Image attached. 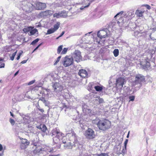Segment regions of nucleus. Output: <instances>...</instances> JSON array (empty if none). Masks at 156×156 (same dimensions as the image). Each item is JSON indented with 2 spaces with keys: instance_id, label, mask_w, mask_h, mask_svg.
Segmentation results:
<instances>
[{
  "instance_id": "f257e3e1",
  "label": "nucleus",
  "mask_w": 156,
  "mask_h": 156,
  "mask_svg": "<svg viewBox=\"0 0 156 156\" xmlns=\"http://www.w3.org/2000/svg\"><path fill=\"white\" fill-rule=\"evenodd\" d=\"M111 125V122L106 119L99 120L97 123V125L99 129L103 131L109 129Z\"/></svg>"
},
{
  "instance_id": "f03ea898",
  "label": "nucleus",
  "mask_w": 156,
  "mask_h": 156,
  "mask_svg": "<svg viewBox=\"0 0 156 156\" xmlns=\"http://www.w3.org/2000/svg\"><path fill=\"white\" fill-rule=\"evenodd\" d=\"M22 4L24 5L22 6L21 7L22 9L26 12H31L34 7V6L32 4L30 3H27L25 1L22 2Z\"/></svg>"
},
{
  "instance_id": "7ed1b4c3",
  "label": "nucleus",
  "mask_w": 156,
  "mask_h": 156,
  "mask_svg": "<svg viewBox=\"0 0 156 156\" xmlns=\"http://www.w3.org/2000/svg\"><path fill=\"white\" fill-rule=\"evenodd\" d=\"M145 78L144 76L140 74H138L136 76L135 83L136 84H139V87H141L142 83L145 82Z\"/></svg>"
},
{
  "instance_id": "20e7f679",
  "label": "nucleus",
  "mask_w": 156,
  "mask_h": 156,
  "mask_svg": "<svg viewBox=\"0 0 156 156\" xmlns=\"http://www.w3.org/2000/svg\"><path fill=\"white\" fill-rule=\"evenodd\" d=\"M60 135V133L56 129H55L52 131V136H55V137H53V141L55 143L57 144L59 143L60 141L59 137Z\"/></svg>"
},
{
  "instance_id": "39448f33",
  "label": "nucleus",
  "mask_w": 156,
  "mask_h": 156,
  "mask_svg": "<svg viewBox=\"0 0 156 156\" xmlns=\"http://www.w3.org/2000/svg\"><path fill=\"white\" fill-rule=\"evenodd\" d=\"M72 58L77 62H80L82 59L80 52L78 50H76L73 54Z\"/></svg>"
},
{
  "instance_id": "423d86ee",
  "label": "nucleus",
  "mask_w": 156,
  "mask_h": 156,
  "mask_svg": "<svg viewBox=\"0 0 156 156\" xmlns=\"http://www.w3.org/2000/svg\"><path fill=\"white\" fill-rule=\"evenodd\" d=\"M85 135L88 139H92L95 137L94 131L90 128H88L85 132Z\"/></svg>"
},
{
  "instance_id": "0eeeda50",
  "label": "nucleus",
  "mask_w": 156,
  "mask_h": 156,
  "mask_svg": "<svg viewBox=\"0 0 156 156\" xmlns=\"http://www.w3.org/2000/svg\"><path fill=\"white\" fill-rule=\"evenodd\" d=\"M52 87L54 89V91L56 93L61 92L63 90L62 86L57 82L54 83L52 85Z\"/></svg>"
},
{
  "instance_id": "6e6552de",
  "label": "nucleus",
  "mask_w": 156,
  "mask_h": 156,
  "mask_svg": "<svg viewBox=\"0 0 156 156\" xmlns=\"http://www.w3.org/2000/svg\"><path fill=\"white\" fill-rule=\"evenodd\" d=\"M140 65L144 69H150V65L149 61L146 59L141 61L140 62Z\"/></svg>"
},
{
  "instance_id": "1a4fd4ad",
  "label": "nucleus",
  "mask_w": 156,
  "mask_h": 156,
  "mask_svg": "<svg viewBox=\"0 0 156 156\" xmlns=\"http://www.w3.org/2000/svg\"><path fill=\"white\" fill-rule=\"evenodd\" d=\"M73 63V58H69L66 57L64 61L63 65L67 67L71 65Z\"/></svg>"
},
{
  "instance_id": "9d476101",
  "label": "nucleus",
  "mask_w": 156,
  "mask_h": 156,
  "mask_svg": "<svg viewBox=\"0 0 156 156\" xmlns=\"http://www.w3.org/2000/svg\"><path fill=\"white\" fill-rule=\"evenodd\" d=\"M92 32H89L88 34H86L84 36L82 37V40L85 43H90V39L92 38L91 36H90V35H88V34H90Z\"/></svg>"
},
{
  "instance_id": "9b49d317",
  "label": "nucleus",
  "mask_w": 156,
  "mask_h": 156,
  "mask_svg": "<svg viewBox=\"0 0 156 156\" xmlns=\"http://www.w3.org/2000/svg\"><path fill=\"white\" fill-rule=\"evenodd\" d=\"M46 5L45 3L38 2L36 4V9L37 10H42L46 8Z\"/></svg>"
},
{
  "instance_id": "f8f14e48",
  "label": "nucleus",
  "mask_w": 156,
  "mask_h": 156,
  "mask_svg": "<svg viewBox=\"0 0 156 156\" xmlns=\"http://www.w3.org/2000/svg\"><path fill=\"white\" fill-rule=\"evenodd\" d=\"M124 82L125 79L123 78H119L117 79L116 80V86H121L122 87H123Z\"/></svg>"
},
{
  "instance_id": "ddd939ff",
  "label": "nucleus",
  "mask_w": 156,
  "mask_h": 156,
  "mask_svg": "<svg viewBox=\"0 0 156 156\" xmlns=\"http://www.w3.org/2000/svg\"><path fill=\"white\" fill-rule=\"evenodd\" d=\"M97 36L100 38H104L107 36V33L104 30H101L98 32Z\"/></svg>"
},
{
  "instance_id": "4468645a",
  "label": "nucleus",
  "mask_w": 156,
  "mask_h": 156,
  "mask_svg": "<svg viewBox=\"0 0 156 156\" xmlns=\"http://www.w3.org/2000/svg\"><path fill=\"white\" fill-rule=\"evenodd\" d=\"M53 11L51 10H48L41 12L40 15L41 16H51L53 13Z\"/></svg>"
},
{
  "instance_id": "2eb2a0df",
  "label": "nucleus",
  "mask_w": 156,
  "mask_h": 156,
  "mask_svg": "<svg viewBox=\"0 0 156 156\" xmlns=\"http://www.w3.org/2000/svg\"><path fill=\"white\" fill-rule=\"evenodd\" d=\"M78 74L81 77L84 78L87 77L88 75V73L86 70L83 69H80L79 70Z\"/></svg>"
},
{
  "instance_id": "dca6fc26",
  "label": "nucleus",
  "mask_w": 156,
  "mask_h": 156,
  "mask_svg": "<svg viewBox=\"0 0 156 156\" xmlns=\"http://www.w3.org/2000/svg\"><path fill=\"white\" fill-rule=\"evenodd\" d=\"M64 148L66 149H71L72 148L73 145H72L70 141L69 142L68 140L67 142L63 145Z\"/></svg>"
},
{
  "instance_id": "f3484780",
  "label": "nucleus",
  "mask_w": 156,
  "mask_h": 156,
  "mask_svg": "<svg viewBox=\"0 0 156 156\" xmlns=\"http://www.w3.org/2000/svg\"><path fill=\"white\" fill-rule=\"evenodd\" d=\"M23 119L25 123H29L30 122V117L28 116H25L23 117Z\"/></svg>"
},
{
  "instance_id": "a211bd4d",
  "label": "nucleus",
  "mask_w": 156,
  "mask_h": 156,
  "mask_svg": "<svg viewBox=\"0 0 156 156\" xmlns=\"http://www.w3.org/2000/svg\"><path fill=\"white\" fill-rule=\"evenodd\" d=\"M153 54L150 52L147 53V60L149 61L150 59H151L153 57Z\"/></svg>"
},
{
  "instance_id": "6ab92c4d",
  "label": "nucleus",
  "mask_w": 156,
  "mask_h": 156,
  "mask_svg": "<svg viewBox=\"0 0 156 156\" xmlns=\"http://www.w3.org/2000/svg\"><path fill=\"white\" fill-rule=\"evenodd\" d=\"M39 101H41L44 104L45 106H47L48 105V103L47 101H46L45 98H44L42 97L40 98Z\"/></svg>"
},
{
  "instance_id": "aec40b11",
  "label": "nucleus",
  "mask_w": 156,
  "mask_h": 156,
  "mask_svg": "<svg viewBox=\"0 0 156 156\" xmlns=\"http://www.w3.org/2000/svg\"><path fill=\"white\" fill-rule=\"evenodd\" d=\"M33 28V27H29L24 28L23 29V30L25 32H27L31 31Z\"/></svg>"
},
{
  "instance_id": "412c9836",
  "label": "nucleus",
  "mask_w": 156,
  "mask_h": 156,
  "mask_svg": "<svg viewBox=\"0 0 156 156\" xmlns=\"http://www.w3.org/2000/svg\"><path fill=\"white\" fill-rule=\"evenodd\" d=\"M68 140L69 141V142L70 141V140H67L66 136H64L62 138V141L63 144H65L67 142Z\"/></svg>"
},
{
  "instance_id": "4be33fe9",
  "label": "nucleus",
  "mask_w": 156,
  "mask_h": 156,
  "mask_svg": "<svg viewBox=\"0 0 156 156\" xmlns=\"http://www.w3.org/2000/svg\"><path fill=\"white\" fill-rule=\"evenodd\" d=\"M21 143L24 145H28L29 143L28 141L26 139H23L21 140Z\"/></svg>"
},
{
  "instance_id": "5701e85b",
  "label": "nucleus",
  "mask_w": 156,
  "mask_h": 156,
  "mask_svg": "<svg viewBox=\"0 0 156 156\" xmlns=\"http://www.w3.org/2000/svg\"><path fill=\"white\" fill-rule=\"evenodd\" d=\"M67 16V14L65 11H62L60 12V17H66Z\"/></svg>"
},
{
  "instance_id": "b1692460",
  "label": "nucleus",
  "mask_w": 156,
  "mask_h": 156,
  "mask_svg": "<svg viewBox=\"0 0 156 156\" xmlns=\"http://www.w3.org/2000/svg\"><path fill=\"white\" fill-rule=\"evenodd\" d=\"M37 33H38L37 30L36 29H34V30L32 29L30 31V35H34L36 33L37 34Z\"/></svg>"
},
{
  "instance_id": "393cba45",
  "label": "nucleus",
  "mask_w": 156,
  "mask_h": 156,
  "mask_svg": "<svg viewBox=\"0 0 156 156\" xmlns=\"http://www.w3.org/2000/svg\"><path fill=\"white\" fill-rule=\"evenodd\" d=\"M143 12L139 10H137L136 12V14L139 17H141L142 16Z\"/></svg>"
},
{
  "instance_id": "a878e982",
  "label": "nucleus",
  "mask_w": 156,
  "mask_h": 156,
  "mask_svg": "<svg viewBox=\"0 0 156 156\" xmlns=\"http://www.w3.org/2000/svg\"><path fill=\"white\" fill-rule=\"evenodd\" d=\"M60 24L59 23H57L56 24H55L54 26V27L52 28L55 31L57 30L59 27Z\"/></svg>"
},
{
  "instance_id": "bb28decb",
  "label": "nucleus",
  "mask_w": 156,
  "mask_h": 156,
  "mask_svg": "<svg viewBox=\"0 0 156 156\" xmlns=\"http://www.w3.org/2000/svg\"><path fill=\"white\" fill-rule=\"evenodd\" d=\"M113 54L115 57H117L119 54V51L118 49H115L113 51Z\"/></svg>"
},
{
  "instance_id": "cd10ccee",
  "label": "nucleus",
  "mask_w": 156,
  "mask_h": 156,
  "mask_svg": "<svg viewBox=\"0 0 156 156\" xmlns=\"http://www.w3.org/2000/svg\"><path fill=\"white\" fill-rule=\"evenodd\" d=\"M95 100L98 101L99 103V104L103 103L104 102L103 99L99 97H97V98L95 99Z\"/></svg>"
},
{
  "instance_id": "c85d7f7f",
  "label": "nucleus",
  "mask_w": 156,
  "mask_h": 156,
  "mask_svg": "<svg viewBox=\"0 0 156 156\" xmlns=\"http://www.w3.org/2000/svg\"><path fill=\"white\" fill-rule=\"evenodd\" d=\"M55 31L52 28H51L48 30L47 34H49L54 33Z\"/></svg>"
},
{
  "instance_id": "c756f323",
  "label": "nucleus",
  "mask_w": 156,
  "mask_h": 156,
  "mask_svg": "<svg viewBox=\"0 0 156 156\" xmlns=\"http://www.w3.org/2000/svg\"><path fill=\"white\" fill-rule=\"evenodd\" d=\"M68 135V136H72V138L73 139H75V134L74 133V132L71 131V133H68L67 135V136Z\"/></svg>"
},
{
  "instance_id": "7c9ffc66",
  "label": "nucleus",
  "mask_w": 156,
  "mask_h": 156,
  "mask_svg": "<svg viewBox=\"0 0 156 156\" xmlns=\"http://www.w3.org/2000/svg\"><path fill=\"white\" fill-rule=\"evenodd\" d=\"M94 88L98 91H101L102 89V88L101 87L98 86H95Z\"/></svg>"
},
{
  "instance_id": "2f4dec72",
  "label": "nucleus",
  "mask_w": 156,
  "mask_h": 156,
  "mask_svg": "<svg viewBox=\"0 0 156 156\" xmlns=\"http://www.w3.org/2000/svg\"><path fill=\"white\" fill-rule=\"evenodd\" d=\"M40 128L41 130L43 132H45L47 129V127L46 126L44 125L41 126L40 127Z\"/></svg>"
},
{
  "instance_id": "473e14b6",
  "label": "nucleus",
  "mask_w": 156,
  "mask_h": 156,
  "mask_svg": "<svg viewBox=\"0 0 156 156\" xmlns=\"http://www.w3.org/2000/svg\"><path fill=\"white\" fill-rule=\"evenodd\" d=\"M63 47V46L62 45H61L58 47L57 49V53L59 54L60 53L62 50Z\"/></svg>"
},
{
  "instance_id": "72a5a7b5",
  "label": "nucleus",
  "mask_w": 156,
  "mask_h": 156,
  "mask_svg": "<svg viewBox=\"0 0 156 156\" xmlns=\"http://www.w3.org/2000/svg\"><path fill=\"white\" fill-rule=\"evenodd\" d=\"M39 40V39L38 38H37L35 40L33 41L30 44L34 45H35L37 43Z\"/></svg>"
},
{
  "instance_id": "f704fd0d",
  "label": "nucleus",
  "mask_w": 156,
  "mask_h": 156,
  "mask_svg": "<svg viewBox=\"0 0 156 156\" xmlns=\"http://www.w3.org/2000/svg\"><path fill=\"white\" fill-rule=\"evenodd\" d=\"M17 52V51L12 54V56L10 57V59L11 60L13 61L14 60L15 56Z\"/></svg>"
},
{
  "instance_id": "c9c22d12",
  "label": "nucleus",
  "mask_w": 156,
  "mask_h": 156,
  "mask_svg": "<svg viewBox=\"0 0 156 156\" xmlns=\"http://www.w3.org/2000/svg\"><path fill=\"white\" fill-rule=\"evenodd\" d=\"M75 146H78L77 148L78 149H80L82 147V144H79L78 143H76L75 144H74Z\"/></svg>"
},
{
  "instance_id": "e433bc0d",
  "label": "nucleus",
  "mask_w": 156,
  "mask_h": 156,
  "mask_svg": "<svg viewBox=\"0 0 156 156\" xmlns=\"http://www.w3.org/2000/svg\"><path fill=\"white\" fill-rule=\"evenodd\" d=\"M53 16L54 17H56L57 18H59L60 17V12L54 14Z\"/></svg>"
},
{
  "instance_id": "4c0bfd02",
  "label": "nucleus",
  "mask_w": 156,
  "mask_h": 156,
  "mask_svg": "<svg viewBox=\"0 0 156 156\" xmlns=\"http://www.w3.org/2000/svg\"><path fill=\"white\" fill-rule=\"evenodd\" d=\"M61 56H59L57 58V60L55 61V63H54V65L55 66L57 65V63L59 62L60 60V59L61 58Z\"/></svg>"
},
{
  "instance_id": "58836bf2",
  "label": "nucleus",
  "mask_w": 156,
  "mask_h": 156,
  "mask_svg": "<svg viewBox=\"0 0 156 156\" xmlns=\"http://www.w3.org/2000/svg\"><path fill=\"white\" fill-rule=\"evenodd\" d=\"M9 122L10 123H11V124L13 126L14 125L15 123V122L14 121V120L12 119L11 118H10L9 119Z\"/></svg>"
},
{
  "instance_id": "ea45409f",
  "label": "nucleus",
  "mask_w": 156,
  "mask_h": 156,
  "mask_svg": "<svg viewBox=\"0 0 156 156\" xmlns=\"http://www.w3.org/2000/svg\"><path fill=\"white\" fill-rule=\"evenodd\" d=\"M67 50H68V48H64L63 49V51L61 52V54H65L66 53V52L67 51Z\"/></svg>"
},
{
  "instance_id": "a19ab883",
  "label": "nucleus",
  "mask_w": 156,
  "mask_h": 156,
  "mask_svg": "<svg viewBox=\"0 0 156 156\" xmlns=\"http://www.w3.org/2000/svg\"><path fill=\"white\" fill-rule=\"evenodd\" d=\"M119 21L121 22V24L122 25L124 23V19L123 17H121L119 20Z\"/></svg>"
},
{
  "instance_id": "79ce46f5",
  "label": "nucleus",
  "mask_w": 156,
  "mask_h": 156,
  "mask_svg": "<svg viewBox=\"0 0 156 156\" xmlns=\"http://www.w3.org/2000/svg\"><path fill=\"white\" fill-rule=\"evenodd\" d=\"M130 101H133L134 100L135 96H130L129 97Z\"/></svg>"
},
{
  "instance_id": "37998d69",
  "label": "nucleus",
  "mask_w": 156,
  "mask_h": 156,
  "mask_svg": "<svg viewBox=\"0 0 156 156\" xmlns=\"http://www.w3.org/2000/svg\"><path fill=\"white\" fill-rule=\"evenodd\" d=\"M128 139H126L124 142V147H125V149H126V146H127V144L128 143Z\"/></svg>"
},
{
  "instance_id": "c03bdc74",
  "label": "nucleus",
  "mask_w": 156,
  "mask_h": 156,
  "mask_svg": "<svg viewBox=\"0 0 156 156\" xmlns=\"http://www.w3.org/2000/svg\"><path fill=\"white\" fill-rule=\"evenodd\" d=\"M98 156H108L107 154L106 153H101L100 154H98Z\"/></svg>"
},
{
  "instance_id": "a18cd8bd",
  "label": "nucleus",
  "mask_w": 156,
  "mask_h": 156,
  "mask_svg": "<svg viewBox=\"0 0 156 156\" xmlns=\"http://www.w3.org/2000/svg\"><path fill=\"white\" fill-rule=\"evenodd\" d=\"M90 5V3H89L88 5H87L85 6H84V7L83 6H82L80 8V10H83L84 8L88 7Z\"/></svg>"
},
{
  "instance_id": "49530a36",
  "label": "nucleus",
  "mask_w": 156,
  "mask_h": 156,
  "mask_svg": "<svg viewBox=\"0 0 156 156\" xmlns=\"http://www.w3.org/2000/svg\"><path fill=\"white\" fill-rule=\"evenodd\" d=\"M42 44V43H41L37 47H36L34 49V50H33V51L32 53H33L34 51H35L36 50H37L38 48Z\"/></svg>"
},
{
  "instance_id": "de8ad7c7",
  "label": "nucleus",
  "mask_w": 156,
  "mask_h": 156,
  "mask_svg": "<svg viewBox=\"0 0 156 156\" xmlns=\"http://www.w3.org/2000/svg\"><path fill=\"white\" fill-rule=\"evenodd\" d=\"M123 13V11H121L120 12L118 13H117L115 16V17H116V16H118L119 15V14H122Z\"/></svg>"
},
{
  "instance_id": "09e8293b",
  "label": "nucleus",
  "mask_w": 156,
  "mask_h": 156,
  "mask_svg": "<svg viewBox=\"0 0 156 156\" xmlns=\"http://www.w3.org/2000/svg\"><path fill=\"white\" fill-rule=\"evenodd\" d=\"M35 80H32L31 81H30V82H29V83H28V85H30L32 84H33L34 83V82H35Z\"/></svg>"
},
{
  "instance_id": "8fccbe9b",
  "label": "nucleus",
  "mask_w": 156,
  "mask_h": 156,
  "mask_svg": "<svg viewBox=\"0 0 156 156\" xmlns=\"http://www.w3.org/2000/svg\"><path fill=\"white\" fill-rule=\"evenodd\" d=\"M145 7L148 9H151V7L148 5H145Z\"/></svg>"
},
{
  "instance_id": "3c124183",
  "label": "nucleus",
  "mask_w": 156,
  "mask_h": 156,
  "mask_svg": "<svg viewBox=\"0 0 156 156\" xmlns=\"http://www.w3.org/2000/svg\"><path fill=\"white\" fill-rule=\"evenodd\" d=\"M28 92H27L25 94V98H31L28 95Z\"/></svg>"
},
{
  "instance_id": "603ef678",
  "label": "nucleus",
  "mask_w": 156,
  "mask_h": 156,
  "mask_svg": "<svg viewBox=\"0 0 156 156\" xmlns=\"http://www.w3.org/2000/svg\"><path fill=\"white\" fill-rule=\"evenodd\" d=\"M28 59H27V60H23V61H22L21 62V63H22V64H24L26 63L27 62V61Z\"/></svg>"
},
{
  "instance_id": "864d4df0",
  "label": "nucleus",
  "mask_w": 156,
  "mask_h": 156,
  "mask_svg": "<svg viewBox=\"0 0 156 156\" xmlns=\"http://www.w3.org/2000/svg\"><path fill=\"white\" fill-rule=\"evenodd\" d=\"M38 109L41 111L42 112H44V110L43 109H41L40 108H37Z\"/></svg>"
},
{
  "instance_id": "5fc2aeb1",
  "label": "nucleus",
  "mask_w": 156,
  "mask_h": 156,
  "mask_svg": "<svg viewBox=\"0 0 156 156\" xmlns=\"http://www.w3.org/2000/svg\"><path fill=\"white\" fill-rule=\"evenodd\" d=\"M4 66H5L4 64H2L0 65V68H4Z\"/></svg>"
},
{
  "instance_id": "6e6d98bb",
  "label": "nucleus",
  "mask_w": 156,
  "mask_h": 156,
  "mask_svg": "<svg viewBox=\"0 0 156 156\" xmlns=\"http://www.w3.org/2000/svg\"><path fill=\"white\" fill-rule=\"evenodd\" d=\"M3 147L2 145L0 144V151H2L3 149Z\"/></svg>"
},
{
  "instance_id": "4d7b16f0",
  "label": "nucleus",
  "mask_w": 156,
  "mask_h": 156,
  "mask_svg": "<svg viewBox=\"0 0 156 156\" xmlns=\"http://www.w3.org/2000/svg\"><path fill=\"white\" fill-rule=\"evenodd\" d=\"M149 36H150V38H151V40H156V39H155L153 37H151V34Z\"/></svg>"
},
{
  "instance_id": "13d9d810",
  "label": "nucleus",
  "mask_w": 156,
  "mask_h": 156,
  "mask_svg": "<svg viewBox=\"0 0 156 156\" xmlns=\"http://www.w3.org/2000/svg\"><path fill=\"white\" fill-rule=\"evenodd\" d=\"M64 33H65V31H62V33L59 36V37H62L63 35V34H64Z\"/></svg>"
},
{
  "instance_id": "bf43d9fd",
  "label": "nucleus",
  "mask_w": 156,
  "mask_h": 156,
  "mask_svg": "<svg viewBox=\"0 0 156 156\" xmlns=\"http://www.w3.org/2000/svg\"><path fill=\"white\" fill-rule=\"evenodd\" d=\"M49 156H60V154H57V155H50Z\"/></svg>"
},
{
  "instance_id": "052dcab7",
  "label": "nucleus",
  "mask_w": 156,
  "mask_h": 156,
  "mask_svg": "<svg viewBox=\"0 0 156 156\" xmlns=\"http://www.w3.org/2000/svg\"><path fill=\"white\" fill-rule=\"evenodd\" d=\"M18 73H19V71H17L15 73V74H14V76H16V75H17V74Z\"/></svg>"
},
{
  "instance_id": "680f3d73",
  "label": "nucleus",
  "mask_w": 156,
  "mask_h": 156,
  "mask_svg": "<svg viewBox=\"0 0 156 156\" xmlns=\"http://www.w3.org/2000/svg\"><path fill=\"white\" fill-rule=\"evenodd\" d=\"M133 15V14L132 13V12H129L128 14V15L129 16H131V15Z\"/></svg>"
},
{
  "instance_id": "e2e57ef3",
  "label": "nucleus",
  "mask_w": 156,
  "mask_h": 156,
  "mask_svg": "<svg viewBox=\"0 0 156 156\" xmlns=\"http://www.w3.org/2000/svg\"><path fill=\"white\" fill-rule=\"evenodd\" d=\"M10 113L11 115L13 117H14V115L11 112H10Z\"/></svg>"
},
{
  "instance_id": "0e129e2a",
  "label": "nucleus",
  "mask_w": 156,
  "mask_h": 156,
  "mask_svg": "<svg viewBox=\"0 0 156 156\" xmlns=\"http://www.w3.org/2000/svg\"><path fill=\"white\" fill-rule=\"evenodd\" d=\"M20 58V56L19 55H18V56H17V57L16 58V59L17 60H19V59Z\"/></svg>"
},
{
  "instance_id": "69168bd1",
  "label": "nucleus",
  "mask_w": 156,
  "mask_h": 156,
  "mask_svg": "<svg viewBox=\"0 0 156 156\" xmlns=\"http://www.w3.org/2000/svg\"><path fill=\"white\" fill-rule=\"evenodd\" d=\"M134 33H135V35H136V34H139V32H138V31H135V32Z\"/></svg>"
},
{
  "instance_id": "338daca9",
  "label": "nucleus",
  "mask_w": 156,
  "mask_h": 156,
  "mask_svg": "<svg viewBox=\"0 0 156 156\" xmlns=\"http://www.w3.org/2000/svg\"><path fill=\"white\" fill-rule=\"evenodd\" d=\"M117 23L118 24V25H119L120 24H121V22L119 20L117 22Z\"/></svg>"
},
{
  "instance_id": "774afa93",
  "label": "nucleus",
  "mask_w": 156,
  "mask_h": 156,
  "mask_svg": "<svg viewBox=\"0 0 156 156\" xmlns=\"http://www.w3.org/2000/svg\"><path fill=\"white\" fill-rule=\"evenodd\" d=\"M129 131L128 132V133L127 135V136H126L127 138H129Z\"/></svg>"
}]
</instances>
